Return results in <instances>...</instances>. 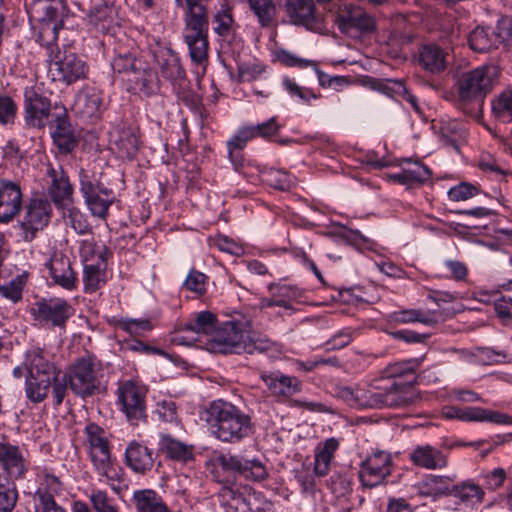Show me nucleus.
I'll use <instances>...</instances> for the list:
<instances>
[{"mask_svg":"<svg viewBox=\"0 0 512 512\" xmlns=\"http://www.w3.org/2000/svg\"><path fill=\"white\" fill-rule=\"evenodd\" d=\"M391 321L399 324L419 322L428 326L438 322L434 313H425L419 309L395 311L390 315Z\"/></svg>","mask_w":512,"mask_h":512,"instance_id":"47","label":"nucleus"},{"mask_svg":"<svg viewBox=\"0 0 512 512\" xmlns=\"http://www.w3.org/2000/svg\"><path fill=\"white\" fill-rule=\"evenodd\" d=\"M86 440L89 444V455L97 474L113 481L112 463L109 442L105 430L96 423H88L85 427Z\"/></svg>","mask_w":512,"mask_h":512,"instance_id":"14","label":"nucleus"},{"mask_svg":"<svg viewBox=\"0 0 512 512\" xmlns=\"http://www.w3.org/2000/svg\"><path fill=\"white\" fill-rule=\"evenodd\" d=\"M415 399L411 386L392 380L383 386L364 389L362 409L403 408Z\"/></svg>","mask_w":512,"mask_h":512,"instance_id":"11","label":"nucleus"},{"mask_svg":"<svg viewBox=\"0 0 512 512\" xmlns=\"http://www.w3.org/2000/svg\"><path fill=\"white\" fill-rule=\"evenodd\" d=\"M335 23L339 30L348 33L357 30L361 33H370L376 29V22L373 16L364 9L353 4H339L335 11Z\"/></svg>","mask_w":512,"mask_h":512,"instance_id":"18","label":"nucleus"},{"mask_svg":"<svg viewBox=\"0 0 512 512\" xmlns=\"http://www.w3.org/2000/svg\"><path fill=\"white\" fill-rule=\"evenodd\" d=\"M262 183L280 191L290 190L295 184V177L282 169L264 167Z\"/></svg>","mask_w":512,"mask_h":512,"instance_id":"43","label":"nucleus"},{"mask_svg":"<svg viewBox=\"0 0 512 512\" xmlns=\"http://www.w3.org/2000/svg\"><path fill=\"white\" fill-rule=\"evenodd\" d=\"M178 99L194 111H199L202 106V97L189 88V81L173 89Z\"/></svg>","mask_w":512,"mask_h":512,"instance_id":"62","label":"nucleus"},{"mask_svg":"<svg viewBox=\"0 0 512 512\" xmlns=\"http://www.w3.org/2000/svg\"><path fill=\"white\" fill-rule=\"evenodd\" d=\"M253 493L250 488L239 487L233 483L224 485L218 492L220 504L223 507L233 510V512H241L247 503V498Z\"/></svg>","mask_w":512,"mask_h":512,"instance_id":"36","label":"nucleus"},{"mask_svg":"<svg viewBox=\"0 0 512 512\" xmlns=\"http://www.w3.org/2000/svg\"><path fill=\"white\" fill-rule=\"evenodd\" d=\"M94 512H110L117 505L114 499L109 497L107 491L93 488L88 494Z\"/></svg>","mask_w":512,"mask_h":512,"instance_id":"58","label":"nucleus"},{"mask_svg":"<svg viewBox=\"0 0 512 512\" xmlns=\"http://www.w3.org/2000/svg\"><path fill=\"white\" fill-rule=\"evenodd\" d=\"M30 462L18 445L0 441V478L11 481L24 479Z\"/></svg>","mask_w":512,"mask_h":512,"instance_id":"19","label":"nucleus"},{"mask_svg":"<svg viewBox=\"0 0 512 512\" xmlns=\"http://www.w3.org/2000/svg\"><path fill=\"white\" fill-rule=\"evenodd\" d=\"M106 263H90L83 266V285L86 293H94L106 283Z\"/></svg>","mask_w":512,"mask_h":512,"instance_id":"41","label":"nucleus"},{"mask_svg":"<svg viewBox=\"0 0 512 512\" xmlns=\"http://www.w3.org/2000/svg\"><path fill=\"white\" fill-rule=\"evenodd\" d=\"M49 276L54 285L66 291H74L79 284L78 274L73 269L72 261L64 253L55 251L45 262Z\"/></svg>","mask_w":512,"mask_h":512,"instance_id":"20","label":"nucleus"},{"mask_svg":"<svg viewBox=\"0 0 512 512\" xmlns=\"http://www.w3.org/2000/svg\"><path fill=\"white\" fill-rule=\"evenodd\" d=\"M494 117L503 123L512 122V86L500 92L492 101Z\"/></svg>","mask_w":512,"mask_h":512,"instance_id":"44","label":"nucleus"},{"mask_svg":"<svg viewBox=\"0 0 512 512\" xmlns=\"http://www.w3.org/2000/svg\"><path fill=\"white\" fill-rule=\"evenodd\" d=\"M17 500L15 481L0 478V512H12Z\"/></svg>","mask_w":512,"mask_h":512,"instance_id":"54","label":"nucleus"},{"mask_svg":"<svg viewBox=\"0 0 512 512\" xmlns=\"http://www.w3.org/2000/svg\"><path fill=\"white\" fill-rule=\"evenodd\" d=\"M250 328L251 321L247 317L241 314L233 315L231 319L218 324L211 338L213 348L224 354H241Z\"/></svg>","mask_w":512,"mask_h":512,"instance_id":"12","label":"nucleus"},{"mask_svg":"<svg viewBox=\"0 0 512 512\" xmlns=\"http://www.w3.org/2000/svg\"><path fill=\"white\" fill-rule=\"evenodd\" d=\"M409 460L427 470L442 469L448 464L447 455L430 444L416 445L409 453Z\"/></svg>","mask_w":512,"mask_h":512,"instance_id":"32","label":"nucleus"},{"mask_svg":"<svg viewBox=\"0 0 512 512\" xmlns=\"http://www.w3.org/2000/svg\"><path fill=\"white\" fill-rule=\"evenodd\" d=\"M46 175L50 178L47 192L53 203L60 208L72 204L73 186L70 184L68 174L63 167L48 164Z\"/></svg>","mask_w":512,"mask_h":512,"instance_id":"23","label":"nucleus"},{"mask_svg":"<svg viewBox=\"0 0 512 512\" xmlns=\"http://www.w3.org/2000/svg\"><path fill=\"white\" fill-rule=\"evenodd\" d=\"M469 47L478 53H485L497 48L502 43V36L491 27H476L468 35Z\"/></svg>","mask_w":512,"mask_h":512,"instance_id":"35","label":"nucleus"},{"mask_svg":"<svg viewBox=\"0 0 512 512\" xmlns=\"http://www.w3.org/2000/svg\"><path fill=\"white\" fill-rule=\"evenodd\" d=\"M76 104L83 115L87 117L96 116L102 106V95L95 89L87 90L78 95Z\"/></svg>","mask_w":512,"mask_h":512,"instance_id":"50","label":"nucleus"},{"mask_svg":"<svg viewBox=\"0 0 512 512\" xmlns=\"http://www.w3.org/2000/svg\"><path fill=\"white\" fill-rule=\"evenodd\" d=\"M18 105L15 100L6 94H0V125H14L17 118Z\"/></svg>","mask_w":512,"mask_h":512,"instance_id":"57","label":"nucleus"},{"mask_svg":"<svg viewBox=\"0 0 512 512\" xmlns=\"http://www.w3.org/2000/svg\"><path fill=\"white\" fill-rule=\"evenodd\" d=\"M268 291L271 296L276 298L277 306L285 309H292V302L300 299L303 291L295 285L290 284H275L272 283L268 286Z\"/></svg>","mask_w":512,"mask_h":512,"instance_id":"42","label":"nucleus"},{"mask_svg":"<svg viewBox=\"0 0 512 512\" xmlns=\"http://www.w3.org/2000/svg\"><path fill=\"white\" fill-rule=\"evenodd\" d=\"M441 140L444 145L451 146L458 150V142L464 136V130L458 122L445 123L440 128Z\"/></svg>","mask_w":512,"mask_h":512,"instance_id":"60","label":"nucleus"},{"mask_svg":"<svg viewBox=\"0 0 512 512\" xmlns=\"http://www.w3.org/2000/svg\"><path fill=\"white\" fill-rule=\"evenodd\" d=\"M113 71L123 75L128 90L150 96L156 91L155 74L149 64L130 51L117 52L111 62Z\"/></svg>","mask_w":512,"mask_h":512,"instance_id":"7","label":"nucleus"},{"mask_svg":"<svg viewBox=\"0 0 512 512\" xmlns=\"http://www.w3.org/2000/svg\"><path fill=\"white\" fill-rule=\"evenodd\" d=\"M25 121L27 124L43 128L50 115V100L39 94L34 87H26L24 91Z\"/></svg>","mask_w":512,"mask_h":512,"instance_id":"27","label":"nucleus"},{"mask_svg":"<svg viewBox=\"0 0 512 512\" xmlns=\"http://www.w3.org/2000/svg\"><path fill=\"white\" fill-rule=\"evenodd\" d=\"M69 389L81 399L100 394L104 375L103 364L93 354L75 359L67 369Z\"/></svg>","mask_w":512,"mask_h":512,"instance_id":"6","label":"nucleus"},{"mask_svg":"<svg viewBox=\"0 0 512 512\" xmlns=\"http://www.w3.org/2000/svg\"><path fill=\"white\" fill-rule=\"evenodd\" d=\"M115 327L121 329L131 336H143L145 332L153 329L150 319L120 318L115 320Z\"/></svg>","mask_w":512,"mask_h":512,"instance_id":"52","label":"nucleus"},{"mask_svg":"<svg viewBox=\"0 0 512 512\" xmlns=\"http://www.w3.org/2000/svg\"><path fill=\"white\" fill-rule=\"evenodd\" d=\"M155 460L153 449L136 440L130 441L124 452L125 465L138 475L149 473L154 467Z\"/></svg>","mask_w":512,"mask_h":512,"instance_id":"26","label":"nucleus"},{"mask_svg":"<svg viewBox=\"0 0 512 512\" xmlns=\"http://www.w3.org/2000/svg\"><path fill=\"white\" fill-rule=\"evenodd\" d=\"M79 182L80 192L91 214L100 219H106L116 195L109 187V183L105 182L104 174L82 168L79 172Z\"/></svg>","mask_w":512,"mask_h":512,"instance_id":"8","label":"nucleus"},{"mask_svg":"<svg viewBox=\"0 0 512 512\" xmlns=\"http://www.w3.org/2000/svg\"><path fill=\"white\" fill-rule=\"evenodd\" d=\"M68 12L65 0H32L27 13L36 23L33 26L36 42L45 48L54 46Z\"/></svg>","mask_w":512,"mask_h":512,"instance_id":"5","label":"nucleus"},{"mask_svg":"<svg viewBox=\"0 0 512 512\" xmlns=\"http://www.w3.org/2000/svg\"><path fill=\"white\" fill-rule=\"evenodd\" d=\"M226 472L258 482L268 476L266 467L259 459H246L241 455L221 453L214 459L213 475L218 482H224L221 476Z\"/></svg>","mask_w":512,"mask_h":512,"instance_id":"13","label":"nucleus"},{"mask_svg":"<svg viewBox=\"0 0 512 512\" xmlns=\"http://www.w3.org/2000/svg\"><path fill=\"white\" fill-rule=\"evenodd\" d=\"M46 50L49 58V74L53 81L71 85L87 77L88 65L77 53L66 47L60 50L57 43Z\"/></svg>","mask_w":512,"mask_h":512,"instance_id":"10","label":"nucleus"},{"mask_svg":"<svg viewBox=\"0 0 512 512\" xmlns=\"http://www.w3.org/2000/svg\"><path fill=\"white\" fill-rule=\"evenodd\" d=\"M333 396L351 408L362 409L364 388L359 385H335L333 388Z\"/></svg>","mask_w":512,"mask_h":512,"instance_id":"48","label":"nucleus"},{"mask_svg":"<svg viewBox=\"0 0 512 512\" xmlns=\"http://www.w3.org/2000/svg\"><path fill=\"white\" fill-rule=\"evenodd\" d=\"M276 350L277 345L274 341L265 336H250L248 333L245 339V348L241 350V354H262Z\"/></svg>","mask_w":512,"mask_h":512,"instance_id":"55","label":"nucleus"},{"mask_svg":"<svg viewBox=\"0 0 512 512\" xmlns=\"http://www.w3.org/2000/svg\"><path fill=\"white\" fill-rule=\"evenodd\" d=\"M498 76L499 70L494 65H482L459 75L456 82L458 104L464 113L474 114L481 109Z\"/></svg>","mask_w":512,"mask_h":512,"instance_id":"4","label":"nucleus"},{"mask_svg":"<svg viewBox=\"0 0 512 512\" xmlns=\"http://www.w3.org/2000/svg\"><path fill=\"white\" fill-rule=\"evenodd\" d=\"M202 418L211 434L221 442H240L248 437L252 430L250 415L223 399L210 402L204 409Z\"/></svg>","mask_w":512,"mask_h":512,"instance_id":"2","label":"nucleus"},{"mask_svg":"<svg viewBox=\"0 0 512 512\" xmlns=\"http://www.w3.org/2000/svg\"><path fill=\"white\" fill-rule=\"evenodd\" d=\"M286 13L295 25H302L310 30L320 25L314 0H286Z\"/></svg>","mask_w":512,"mask_h":512,"instance_id":"31","label":"nucleus"},{"mask_svg":"<svg viewBox=\"0 0 512 512\" xmlns=\"http://www.w3.org/2000/svg\"><path fill=\"white\" fill-rule=\"evenodd\" d=\"M146 393L144 386L131 380L120 383L117 389L118 404L132 424H137L147 416Z\"/></svg>","mask_w":512,"mask_h":512,"instance_id":"15","label":"nucleus"},{"mask_svg":"<svg viewBox=\"0 0 512 512\" xmlns=\"http://www.w3.org/2000/svg\"><path fill=\"white\" fill-rule=\"evenodd\" d=\"M159 75L169 81L175 89L185 84L186 72L181 65L179 56L169 48H160L154 53Z\"/></svg>","mask_w":512,"mask_h":512,"instance_id":"24","label":"nucleus"},{"mask_svg":"<svg viewBox=\"0 0 512 512\" xmlns=\"http://www.w3.org/2000/svg\"><path fill=\"white\" fill-rule=\"evenodd\" d=\"M22 191L19 184L0 180V223H9L20 212Z\"/></svg>","mask_w":512,"mask_h":512,"instance_id":"28","label":"nucleus"},{"mask_svg":"<svg viewBox=\"0 0 512 512\" xmlns=\"http://www.w3.org/2000/svg\"><path fill=\"white\" fill-rule=\"evenodd\" d=\"M260 379L278 402L287 401L302 389V382L297 377L286 375L280 370L262 371Z\"/></svg>","mask_w":512,"mask_h":512,"instance_id":"21","label":"nucleus"},{"mask_svg":"<svg viewBox=\"0 0 512 512\" xmlns=\"http://www.w3.org/2000/svg\"><path fill=\"white\" fill-rule=\"evenodd\" d=\"M442 494L456 498L460 503H481L484 500V489L473 480H466L453 485L440 488Z\"/></svg>","mask_w":512,"mask_h":512,"instance_id":"34","label":"nucleus"},{"mask_svg":"<svg viewBox=\"0 0 512 512\" xmlns=\"http://www.w3.org/2000/svg\"><path fill=\"white\" fill-rule=\"evenodd\" d=\"M23 364L27 371L26 397L33 403H40L52 387L53 404L60 406L69 388L68 376L60 377V371L50 361L48 353L39 347L31 348L26 351Z\"/></svg>","mask_w":512,"mask_h":512,"instance_id":"1","label":"nucleus"},{"mask_svg":"<svg viewBox=\"0 0 512 512\" xmlns=\"http://www.w3.org/2000/svg\"><path fill=\"white\" fill-rule=\"evenodd\" d=\"M217 327L216 315L210 311H201L178 330L177 340L180 343L190 344L198 341L202 335L212 337Z\"/></svg>","mask_w":512,"mask_h":512,"instance_id":"22","label":"nucleus"},{"mask_svg":"<svg viewBox=\"0 0 512 512\" xmlns=\"http://www.w3.org/2000/svg\"><path fill=\"white\" fill-rule=\"evenodd\" d=\"M338 448L339 441L334 437L326 439L316 447L314 457V474L316 476L324 477L329 473L331 462Z\"/></svg>","mask_w":512,"mask_h":512,"instance_id":"38","label":"nucleus"},{"mask_svg":"<svg viewBox=\"0 0 512 512\" xmlns=\"http://www.w3.org/2000/svg\"><path fill=\"white\" fill-rule=\"evenodd\" d=\"M159 450L170 459L184 463L192 460L194 457L192 445H187L168 434L160 435Z\"/></svg>","mask_w":512,"mask_h":512,"instance_id":"39","label":"nucleus"},{"mask_svg":"<svg viewBox=\"0 0 512 512\" xmlns=\"http://www.w3.org/2000/svg\"><path fill=\"white\" fill-rule=\"evenodd\" d=\"M131 501L136 512H170L165 501L153 489L135 490Z\"/></svg>","mask_w":512,"mask_h":512,"instance_id":"37","label":"nucleus"},{"mask_svg":"<svg viewBox=\"0 0 512 512\" xmlns=\"http://www.w3.org/2000/svg\"><path fill=\"white\" fill-rule=\"evenodd\" d=\"M209 1L185 0L183 39L192 62L198 65H205L208 60Z\"/></svg>","mask_w":512,"mask_h":512,"instance_id":"3","label":"nucleus"},{"mask_svg":"<svg viewBox=\"0 0 512 512\" xmlns=\"http://www.w3.org/2000/svg\"><path fill=\"white\" fill-rule=\"evenodd\" d=\"M371 87L372 89L377 90L389 97L400 95V93H406L405 85L398 80L384 82L377 79H372Z\"/></svg>","mask_w":512,"mask_h":512,"instance_id":"64","label":"nucleus"},{"mask_svg":"<svg viewBox=\"0 0 512 512\" xmlns=\"http://www.w3.org/2000/svg\"><path fill=\"white\" fill-rule=\"evenodd\" d=\"M448 53L434 43L424 44L418 50V64L430 74H440L447 68Z\"/></svg>","mask_w":512,"mask_h":512,"instance_id":"33","label":"nucleus"},{"mask_svg":"<svg viewBox=\"0 0 512 512\" xmlns=\"http://www.w3.org/2000/svg\"><path fill=\"white\" fill-rule=\"evenodd\" d=\"M115 145L121 158L131 159L138 151L139 140L131 129H123L120 131Z\"/></svg>","mask_w":512,"mask_h":512,"instance_id":"51","label":"nucleus"},{"mask_svg":"<svg viewBox=\"0 0 512 512\" xmlns=\"http://www.w3.org/2000/svg\"><path fill=\"white\" fill-rule=\"evenodd\" d=\"M51 128L53 142L61 153L68 154L77 147L78 139L68 120L66 110L53 115Z\"/></svg>","mask_w":512,"mask_h":512,"instance_id":"29","label":"nucleus"},{"mask_svg":"<svg viewBox=\"0 0 512 512\" xmlns=\"http://www.w3.org/2000/svg\"><path fill=\"white\" fill-rule=\"evenodd\" d=\"M88 26L102 34L115 32L120 25L118 9L112 3L103 2L93 6L86 14Z\"/></svg>","mask_w":512,"mask_h":512,"instance_id":"25","label":"nucleus"},{"mask_svg":"<svg viewBox=\"0 0 512 512\" xmlns=\"http://www.w3.org/2000/svg\"><path fill=\"white\" fill-rule=\"evenodd\" d=\"M507 477V473L503 468H494L492 470H483L479 474V479L482 481L483 489L495 491L499 489Z\"/></svg>","mask_w":512,"mask_h":512,"instance_id":"59","label":"nucleus"},{"mask_svg":"<svg viewBox=\"0 0 512 512\" xmlns=\"http://www.w3.org/2000/svg\"><path fill=\"white\" fill-rule=\"evenodd\" d=\"M36 325L47 330L65 331L75 309L69 300L59 296L41 297L28 308Z\"/></svg>","mask_w":512,"mask_h":512,"instance_id":"9","label":"nucleus"},{"mask_svg":"<svg viewBox=\"0 0 512 512\" xmlns=\"http://www.w3.org/2000/svg\"><path fill=\"white\" fill-rule=\"evenodd\" d=\"M111 254L105 244H98L94 238L80 241L79 256L83 266L90 263H106Z\"/></svg>","mask_w":512,"mask_h":512,"instance_id":"40","label":"nucleus"},{"mask_svg":"<svg viewBox=\"0 0 512 512\" xmlns=\"http://www.w3.org/2000/svg\"><path fill=\"white\" fill-rule=\"evenodd\" d=\"M255 139V134L249 126L239 128L236 133L227 141L228 159L244 157L243 149L249 141Z\"/></svg>","mask_w":512,"mask_h":512,"instance_id":"46","label":"nucleus"},{"mask_svg":"<svg viewBox=\"0 0 512 512\" xmlns=\"http://www.w3.org/2000/svg\"><path fill=\"white\" fill-rule=\"evenodd\" d=\"M235 172L242 175L249 183L256 184L262 180L264 166L255 161L247 160L245 157L229 160Z\"/></svg>","mask_w":512,"mask_h":512,"instance_id":"49","label":"nucleus"},{"mask_svg":"<svg viewBox=\"0 0 512 512\" xmlns=\"http://www.w3.org/2000/svg\"><path fill=\"white\" fill-rule=\"evenodd\" d=\"M403 163L406 166L402 167L400 172L389 175L392 181L413 188L421 186L431 179L432 172L430 168L420 160L406 158Z\"/></svg>","mask_w":512,"mask_h":512,"instance_id":"30","label":"nucleus"},{"mask_svg":"<svg viewBox=\"0 0 512 512\" xmlns=\"http://www.w3.org/2000/svg\"><path fill=\"white\" fill-rule=\"evenodd\" d=\"M208 282L209 277L206 274L192 268L183 281L181 288L201 297L207 292Z\"/></svg>","mask_w":512,"mask_h":512,"instance_id":"53","label":"nucleus"},{"mask_svg":"<svg viewBox=\"0 0 512 512\" xmlns=\"http://www.w3.org/2000/svg\"><path fill=\"white\" fill-rule=\"evenodd\" d=\"M329 487L337 497H345L352 492L353 481L348 474L335 473L330 477Z\"/></svg>","mask_w":512,"mask_h":512,"instance_id":"63","label":"nucleus"},{"mask_svg":"<svg viewBox=\"0 0 512 512\" xmlns=\"http://www.w3.org/2000/svg\"><path fill=\"white\" fill-rule=\"evenodd\" d=\"M250 10L257 17L258 23L261 27H269L272 25L276 14L277 8L274 0H245Z\"/></svg>","mask_w":512,"mask_h":512,"instance_id":"45","label":"nucleus"},{"mask_svg":"<svg viewBox=\"0 0 512 512\" xmlns=\"http://www.w3.org/2000/svg\"><path fill=\"white\" fill-rule=\"evenodd\" d=\"M393 460L390 453L377 450L371 453L361 462L359 468V479L361 484L367 488H374L383 484L391 475Z\"/></svg>","mask_w":512,"mask_h":512,"instance_id":"17","label":"nucleus"},{"mask_svg":"<svg viewBox=\"0 0 512 512\" xmlns=\"http://www.w3.org/2000/svg\"><path fill=\"white\" fill-rule=\"evenodd\" d=\"M51 215L52 207L46 198L32 197L25 206L24 216L20 222L23 240L32 241L37 233L48 225Z\"/></svg>","mask_w":512,"mask_h":512,"instance_id":"16","label":"nucleus"},{"mask_svg":"<svg viewBox=\"0 0 512 512\" xmlns=\"http://www.w3.org/2000/svg\"><path fill=\"white\" fill-rule=\"evenodd\" d=\"M35 512H66L58 505L54 497L45 490L38 489L34 495Z\"/></svg>","mask_w":512,"mask_h":512,"instance_id":"61","label":"nucleus"},{"mask_svg":"<svg viewBox=\"0 0 512 512\" xmlns=\"http://www.w3.org/2000/svg\"><path fill=\"white\" fill-rule=\"evenodd\" d=\"M214 31L221 37H227L234 28V19L232 17V10L228 6H221V9L216 12L213 18Z\"/></svg>","mask_w":512,"mask_h":512,"instance_id":"56","label":"nucleus"}]
</instances>
